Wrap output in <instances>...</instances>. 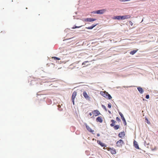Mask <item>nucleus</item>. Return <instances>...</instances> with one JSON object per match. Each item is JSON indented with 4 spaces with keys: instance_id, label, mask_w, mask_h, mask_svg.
I'll return each instance as SVG.
<instances>
[{
    "instance_id": "nucleus-1",
    "label": "nucleus",
    "mask_w": 158,
    "mask_h": 158,
    "mask_svg": "<svg viewBox=\"0 0 158 158\" xmlns=\"http://www.w3.org/2000/svg\"><path fill=\"white\" fill-rule=\"evenodd\" d=\"M100 94H101L103 97L105 98H107L109 99H111L112 97L110 95L108 92H106L105 93L103 92H101Z\"/></svg>"
},
{
    "instance_id": "nucleus-7",
    "label": "nucleus",
    "mask_w": 158,
    "mask_h": 158,
    "mask_svg": "<svg viewBox=\"0 0 158 158\" xmlns=\"http://www.w3.org/2000/svg\"><path fill=\"white\" fill-rule=\"evenodd\" d=\"M77 92L76 91H74L72 96V100L74 105V99L77 95Z\"/></svg>"
},
{
    "instance_id": "nucleus-29",
    "label": "nucleus",
    "mask_w": 158,
    "mask_h": 158,
    "mask_svg": "<svg viewBox=\"0 0 158 158\" xmlns=\"http://www.w3.org/2000/svg\"><path fill=\"white\" fill-rule=\"evenodd\" d=\"M98 24H93L91 26L93 28L95 27Z\"/></svg>"
},
{
    "instance_id": "nucleus-3",
    "label": "nucleus",
    "mask_w": 158,
    "mask_h": 158,
    "mask_svg": "<svg viewBox=\"0 0 158 158\" xmlns=\"http://www.w3.org/2000/svg\"><path fill=\"white\" fill-rule=\"evenodd\" d=\"M106 11V9L99 10L94 11L92 12V13L96 14H104Z\"/></svg>"
},
{
    "instance_id": "nucleus-37",
    "label": "nucleus",
    "mask_w": 158,
    "mask_h": 158,
    "mask_svg": "<svg viewBox=\"0 0 158 158\" xmlns=\"http://www.w3.org/2000/svg\"><path fill=\"white\" fill-rule=\"evenodd\" d=\"M123 87H126L125 86H124Z\"/></svg>"
},
{
    "instance_id": "nucleus-27",
    "label": "nucleus",
    "mask_w": 158,
    "mask_h": 158,
    "mask_svg": "<svg viewBox=\"0 0 158 158\" xmlns=\"http://www.w3.org/2000/svg\"><path fill=\"white\" fill-rule=\"evenodd\" d=\"M111 104L110 103H109L108 104V107L109 108H111Z\"/></svg>"
},
{
    "instance_id": "nucleus-21",
    "label": "nucleus",
    "mask_w": 158,
    "mask_h": 158,
    "mask_svg": "<svg viewBox=\"0 0 158 158\" xmlns=\"http://www.w3.org/2000/svg\"><path fill=\"white\" fill-rule=\"evenodd\" d=\"M145 122L148 124H150L151 123L149 121L148 118L146 117H145Z\"/></svg>"
},
{
    "instance_id": "nucleus-34",
    "label": "nucleus",
    "mask_w": 158,
    "mask_h": 158,
    "mask_svg": "<svg viewBox=\"0 0 158 158\" xmlns=\"http://www.w3.org/2000/svg\"><path fill=\"white\" fill-rule=\"evenodd\" d=\"M108 112L110 114H111V112L110 111L108 110Z\"/></svg>"
},
{
    "instance_id": "nucleus-14",
    "label": "nucleus",
    "mask_w": 158,
    "mask_h": 158,
    "mask_svg": "<svg viewBox=\"0 0 158 158\" xmlns=\"http://www.w3.org/2000/svg\"><path fill=\"white\" fill-rule=\"evenodd\" d=\"M85 127L87 130L89 132L93 133L94 132V131L92 130L89 126H88L86 124H85Z\"/></svg>"
},
{
    "instance_id": "nucleus-12",
    "label": "nucleus",
    "mask_w": 158,
    "mask_h": 158,
    "mask_svg": "<svg viewBox=\"0 0 158 158\" xmlns=\"http://www.w3.org/2000/svg\"><path fill=\"white\" fill-rule=\"evenodd\" d=\"M97 142L102 147H106V145L103 143L101 142L100 141L98 140Z\"/></svg>"
},
{
    "instance_id": "nucleus-40",
    "label": "nucleus",
    "mask_w": 158,
    "mask_h": 158,
    "mask_svg": "<svg viewBox=\"0 0 158 158\" xmlns=\"http://www.w3.org/2000/svg\"><path fill=\"white\" fill-rule=\"evenodd\" d=\"M143 19L142 20V22L143 21Z\"/></svg>"
},
{
    "instance_id": "nucleus-11",
    "label": "nucleus",
    "mask_w": 158,
    "mask_h": 158,
    "mask_svg": "<svg viewBox=\"0 0 158 158\" xmlns=\"http://www.w3.org/2000/svg\"><path fill=\"white\" fill-rule=\"evenodd\" d=\"M78 62H77L74 63H73L72 64L70 65V69H73V68H72V66H74V67L75 68L77 69H78V68H79L78 67H76V66L75 65L76 64H77L78 63Z\"/></svg>"
},
{
    "instance_id": "nucleus-19",
    "label": "nucleus",
    "mask_w": 158,
    "mask_h": 158,
    "mask_svg": "<svg viewBox=\"0 0 158 158\" xmlns=\"http://www.w3.org/2000/svg\"><path fill=\"white\" fill-rule=\"evenodd\" d=\"M138 50V49H137L135 50H134L131 51L130 52V54L131 55H134Z\"/></svg>"
},
{
    "instance_id": "nucleus-15",
    "label": "nucleus",
    "mask_w": 158,
    "mask_h": 158,
    "mask_svg": "<svg viewBox=\"0 0 158 158\" xmlns=\"http://www.w3.org/2000/svg\"><path fill=\"white\" fill-rule=\"evenodd\" d=\"M125 134L124 131H122L120 132L118 135V137L121 138L125 136Z\"/></svg>"
},
{
    "instance_id": "nucleus-33",
    "label": "nucleus",
    "mask_w": 158,
    "mask_h": 158,
    "mask_svg": "<svg viewBox=\"0 0 158 158\" xmlns=\"http://www.w3.org/2000/svg\"><path fill=\"white\" fill-rule=\"evenodd\" d=\"M100 135L99 133H98L97 134V136H99Z\"/></svg>"
},
{
    "instance_id": "nucleus-31",
    "label": "nucleus",
    "mask_w": 158,
    "mask_h": 158,
    "mask_svg": "<svg viewBox=\"0 0 158 158\" xmlns=\"http://www.w3.org/2000/svg\"><path fill=\"white\" fill-rule=\"evenodd\" d=\"M129 23L132 26L133 25V23L131 21H129Z\"/></svg>"
},
{
    "instance_id": "nucleus-13",
    "label": "nucleus",
    "mask_w": 158,
    "mask_h": 158,
    "mask_svg": "<svg viewBox=\"0 0 158 158\" xmlns=\"http://www.w3.org/2000/svg\"><path fill=\"white\" fill-rule=\"evenodd\" d=\"M133 143H134V146L136 148L138 149H140V148L139 147V146L137 143V142L136 141H135V140H134V141Z\"/></svg>"
},
{
    "instance_id": "nucleus-25",
    "label": "nucleus",
    "mask_w": 158,
    "mask_h": 158,
    "mask_svg": "<svg viewBox=\"0 0 158 158\" xmlns=\"http://www.w3.org/2000/svg\"><path fill=\"white\" fill-rule=\"evenodd\" d=\"M116 120L117 121H118V122H120L121 121L120 118L118 117H117L116 118Z\"/></svg>"
},
{
    "instance_id": "nucleus-10",
    "label": "nucleus",
    "mask_w": 158,
    "mask_h": 158,
    "mask_svg": "<svg viewBox=\"0 0 158 158\" xmlns=\"http://www.w3.org/2000/svg\"><path fill=\"white\" fill-rule=\"evenodd\" d=\"M112 19H117L118 20H122V16L118 15L116 16H114L112 17Z\"/></svg>"
},
{
    "instance_id": "nucleus-36",
    "label": "nucleus",
    "mask_w": 158,
    "mask_h": 158,
    "mask_svg": "<svg viewBox=\"0 0 158 158\" xmlns=\"http://www.w3.org/2000/svg\"><path fill=\"white\" fill-rule=\"evenodd\" d=\"M155 149H152V151H154V150H155Z\"/></svg>"
},
{
    "instance_id": "nucleus-39",
    "label": "nucleus",
    "mask_w": 158,
    "mask_h": 158,
    "mask_svg": "<svg viewBox=\"0 0 158 158\" xmlns=\"http://www.w3.org/2000/svg\"><path fill=\"white\" fill-rule=\"evenodd\" d=\"M93 117H94V116H93V117H92L91 118H92Z\"/></svg>"
},
{
    "instance_id": "nucleus-5",
    "label": "nucleus",
    "mask_w": 158,
    "mask_h": 158,
    "mask_svg": "<svg viewBox=\"0 0 158 158\" xmlns=\"http://www.w3.org/2000/svg\"><path fill=\"white\" fill-rule=\"evenodd\" d=\"M119 114L120 116L121 117V118L123 121V124H124V125H127V123L126 122V120L123 116V114L120 112H119Z\"/></svg>"
},
{
    "instance_id": "nucleus-22",
    "label": "nucleus",
    "mask_w": 158,
    "mask_h": 158,
    "mask_svg": "<svg viewBox=\"0 0 158 158\" xmlns=\"http://www.w3.org/2000/svg\"><path fill=\"white\" fill-rule=\"evenodd\" d=\"M82 26V25L79 26H76L75 25L74 27H72V28L73 29H74L77 28H79Z\"/></svg>"
},
{
    "instance_id": "nucleus-20",
    "label": "nucleus",
    "mask_w": 158,
    "mask_h": 158,
    "mask_svg": "<svg viewBox=\"0 0 158 158\" xmlns=\"http://www.w3.org/2000/svg\"><path fill=\"white\" fill-rule=\"evenodd\" d=\"M83 95L85 98H89V96L87 94L86 92L85 91L83 92Z\"/></svg>"
},
{
    "instance_id": "nucleus-18",
    "label": "nucleus",
    "mask_w": 158,
    "mask_h": 158,
    "mask_svg": "<svg viewBox=\"0 0 158 158\" xmlns=\"http://www.w3.org/2000/svg\"><path fill=\"white\" fill-rule=\"evenodd\" d=\"M137 89L140 94H142L143 92V90L142 87H137Z\"/></svg>"
},
{
    "instance_id": "nucleus-9",
    "label": "nucleus",
    "mask_w": 158,
    "mask_h": 158,
    "mask_svg": "<svg viewBox=\"0 0 158 158\" xmlns=\"http://www.w3.org/2000/svg\"><path fill=\"white\" fill-rule=\"evenodd\" d=\"M92 114L95 116H97L98 115L101 114V113L98 110H95L92 111Z\"/></svg>"
},
{
    "instance_id": "nucleus-38",
    "label": "nucleus",
    "mask_w": 158,
    "mask_h": 158,
    "mask_svg": "<svg viewBox=\"0 0 158 158\" xmlns=\"http://www.w3.org/2000/svg\"><path fill=\"white\" fill-rule=\"evenodd\" d=\"M129 87L128 86H127L126 87H127V88H128Z\"/></svg>"
},
{
    "instance_id": "nucleus-17",
    "label": "nucleus",
    "mask_w": 158,
    "mask_h": 158,
    "mask_svg": "<svg viewBox=\"0 0 158 158\" xmlns=\"http://www.w3.org/2000/svg\"><path fill=\"white\" fill-rule=\"evenodd\" d=\"M131 17L130 15H125L122 16V20H124L129 18Z\"/></svg>"
},
{
    "instance_id": "nucleus-28",
    "label": "nucleus",
    "mask_w": 158,
    "mask_h": 158,
    "mask_svg": "<svg viewBox=\"0 0 158 158\" xmlns=\"http://www.w3.org/2000/svg\"><path fill=\"white\" fill-rule=\"evenodd\" d=\"M145 98L147 99H148L149 98V94H147L146 95Z\"/></svg>"
},
{
    "instance_id": "nucleus-4",
    "label": "nucleus",
    "mask_w": 158,
    "mask_h": 158,
    "mask_svg": "<svg viewBox=\"0 0 158 158\" xmlns=\"http://www.w3.org/2000/svg\"><path fill=\"white\" fill-rule=\"evenodd\" d=\"M124 144V143L121 139L119 140L116 143V145L118 147L122 146V145Z\"/></svg>"
},
{
    "instance_id": "nucleus-2",
    "label": "nucleus",
    "mask_w": 158,
    "mask_h": 158,
    "mask_svg": "<svg viewBox=\"0 0 158 158\" xmlns=\"http://www.w3.org/2000/svg\"><path fill=\"white\" fill-rule=\"evenodd\" d=\"M110 121L112 122V123L110 124V126L111 127H114V128L115 130H117L119 128L120 126L119 125H114V124L116 123V121L114 120V119H112Z\"/></svg>"
},
{
    "instance_id": "nucleus-24",
    "label": "nucleus",
    "mask_w": 158,
    "mask_h": 158,
    "mask_svg": "<svg viewBox=\"0 0 158 158\" xmlns=\"http://www.w3.org/2000/svg\"><path fill=\"white\" fill-rule=\"evenodd\" d=\"M89 62L88 61H84V62H83L82 63V65H86V63H88Z\"/></svg>"
},
{
    "instance_id": "nucleus-35",
    "label": "nucleus",
    "mask_w": 158,
    "mask_h": 158,
    "mask_svg": "<svg viewBox=\"0 0 158 158\" xmlns=\"http://www.w3.org/2000/svg\"><path fill=\"white\" fill-rule=\"evenodd\" d=\"M73 38H70L69 39V40H71V41L72 40H71Z\"/></svg>"
},
{
    "instance_id": "nucleus-26",
    "label": "nucleus",
    "mask_w": 158,
    "mask_h": 158,
    "mask_svg": "<svg viewBox=\"0 0 158 158\" xmlns=\"http://www.w3.org/2000/svg\"><path fill=\"white\" fill-rule=\"evenodd\" d=\"M86 28L89 29H93V28L92 27V26H91L90 27H86Z\"/></svg>"
},
{
    "instance_id": "nucleus-23",
    "label": "nucleus",
    "mask_w": 158,
    "mask_h": 158,
    "mask_svg": "<svg viewBox=\"0 0 158 158\" xmlns=\"http://www.w3.org/2000/svg\"><path fill=\"white\" fill-rule=\"evenodd\" d=\"M102 107L106 111H107V109L106 107L103 105H102Z\"/></svg>"
},
{
    "instance_id": "nucleus-16",
    "label": "nucleus",
    "mask_w": 158,
    "mask_h": 158,
    "mask_svg": "<svg viewBox=\"0 0 158 158\" xmlns=\"http://www.w3.org/2000/svg\"><path fill=\"white\" fill-rule=\"evenodd\" d=\"M96 121L98 122H99L100 123H102L103 122L102 117L101 116L98 117L96 119Z\"/></svg>"
},
{
    "instance_id": "nucleus-6",
    "label": "nucleus",
    "mask_w": 158,
    "mask_h": 158,
    "mask_svg": "<svg viewBox=\"0 0 158 158\" xmlns=\"http://www.w3.org/2000/svg\"><path fill=\"white\" fill-rule=\"evenodd\" d=\"M107 150L109 151H110L111 153L114 155L116 153V150L113 148H107Z\"/></svg>"
},
{
    "instance_id": "nucleus-8",
    "label": "nucleus",
    "mask_w": 158,
    "mask_h": 158,
    "mask_svg": "<svg viewBox=\"0 0 158 158\" xmlns=\"http://www.w3.org/2000/svg\"><path fill=\"white\" fill-rule=\"evenodd\" d=\"M97 20L96 19L91 18H87L85 19L83 21L84 22H92L96 21Z\"/></svg>"
},
{
    "instance_id": "nucleus-32",
    "label": "nucleus",
    "mask_w": 158,
    "mask_h": 158,
    "mask_svg": "<svg viewBox=\"0 0 158 158\" xmlns=\"http://www.w3.org/2000/svg\"><path fill=\"white\" fill-rule=\"evenodd\" d=\"M92 113H89V115H90V116H91L92 115Z\"/></svg>"
},
{
    "instance_id": "nucleus-30",
    "label": "nucleus",
    "mask_w": 158,
    "mask_h": 158,
    "mask_svg": "<svg viewBox=\"0 0 158 158\" xmlns=\"http://www.w3.org/2000/svg\"><path fill=\"white\" fill-rule=\"evenodd\" d=\"M130 1V0H120V2H125L128 1Z\"/></svg>"
}]
</instances>
